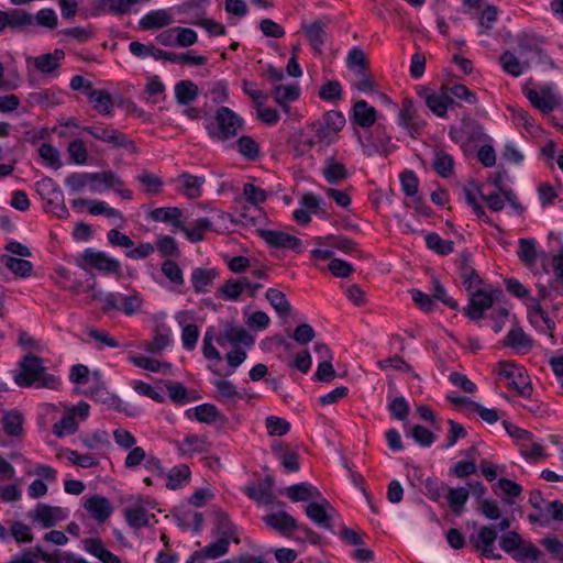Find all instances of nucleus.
<instances>
[{
	"mask_svg": "<svg viewBox=\"0 0 563 563\" xmlns=\"http://www.w3.org/2000/svg\"><path fill=\"white\" fill-rule=\"evenodd\" d=\"M14 383L20 387L58 389L60 379L46 373L43 360L36 355L27 354L20 362V371L13 376Z\"/></svg>",
	"mask_w": 563,
	"mask_h": 563,
	"instance_id": "nucleus-1",
	"label": "nucleus"
},
{
	"mask_svg": "<svg viewBox=\"0 0 563 563\" xmlns=\"http://www.w3.org/2000/svg\"><path fill=\"white\" fill-rule=\"evenodd\" d=\"M244 120L228 107H220L212 121L206 123L208 135L216 142H224L238 135Z\"/></svg>",
	"mask_w": 563,
	"mask_h": 563,
	"instance_id": "nucleus-2",
	"label": "nucleus"
},
{
	"mask_svg": "<svg viewBox=\"0 0 563 563\" xmlns=\"http://www.w3.org/2000/svg\"><path fill=\"white\" fill-rule=\"evenodd\" d=\"M523 93L530 103L544 114L552 112L560 106L561 97L554 84L525 88Z\"/></svg>",
	"mask_w": 563,
	"mask_h": 563,
	"instance_id": "nucleus-3",
	"label": "nucleus"
},
{
	"mask_svg": "<svg viewBox=\"0 0 563 563\" xmlns=\"http://www.w3.org/2000/svg\"><path fill=\"white\" fill-rule=\"evenodd\" d=\"M345 122V118L341 112L331 110L320 120L312 123L310 130L311 132H318V139L322 140V144L329 145L336 139Z\"/></svg>",
	"mask_w": 563,
	"mask_h": 563,
	"instance_id": "nucleus-4",
	"label": "nucleus"
},
{
	"mask_svg": "<svg viewBox=\"0 0 563 563\" xmlns=\"http://www.w3.org/2000/svg\"><path fill=\"white\" fill-rule=\"evenodd\" d=\"M82 131L89 133L96 140L110 144L115 148H128L131 153H136V146L133 141H131L124 133L121 131L109 126V125H91V126H82Z\"/></svg>",
	"mask_w": 563,
	"mask_h": 563,
	"instance_id": "nucleus-5",
	"label": "nucleus"
},
{
	"mask_svg": "<svg viewBox=\"0 0 563 563\" xmlns=\"http://www.w3.org/2000/svg\"><path fill=\"white\" fill-rule=\"evenodd\" d=\"M68 515L69 511L65 508L37 504L35 508L29 512V518L34 526L41 529H49L65 520Z\"/></svg>",
	"mask_w": 563,
	"mask_h": 563,
	"instance_id": "nucleus-6",
	"label": "nucleus"
},
{
	"mask_svg": "<svg viewBox=\"0 0 563 563\" xmlns=\"http://www.w3.org/2000/svg\"><path fill=\"white\" fill-rule=\"evenodd\" d=\"M103 301L106 309H114L126 316H132L140 311L143 299L136 290H130L126 294L109 292L104 296Z\"/></svg>",
	"mask_w": 563,
	"mask_h": 563,
	"instance_id": "nucleus-7",
	"label": "nucleus"
},
{
	"mask_svg": "<svg viewBox=\"0 0 563 563\" xmlns=\"http://www.w3.org/2000/svg\"><path fill=\"white\" fill-rule=\"evenodd\" d=\"M79 260L106 275L119 274L121 271L120 261L91 247L86 249L80 254Z\"/></svg>",
	"mask_w": 563,
	"mask_h": 563,
	"instance_id": "nucleus-8",
	"label": "nucleus"
},
{
	"mask_svg": "<svg viewBox=\"0 0 563 563\" xmlns=\"http://www.w3.org/2000/svg\"><path fill=\"white\" fill-rule=\"evenodd\" d=\"M397 123L408 135L416 137L424 128V122L418 114V110L410 98H405L401 103Z\"/></svg>",
	"mask_w": 563,
	"mask_h": 563,
	"instance_id": "nucleus-9",
	"label": "nucleus"
},
{
	"mask_svg": "<svg viewBox=\"0 0 563 563\" xmlns=\"http://www.w3.org/2000/svg\"><path fill=\"white\" fill-rule=\"evenodd\" d=\"M449 135L455 143H468L481 141L484 136L483 126L470 117H465L461 121L460 126H451Z\"/></svg>",
	"mask_w": 563,
	"mask_h": 563,
	"instance_id": "nucleus-10",
	"label": "nucleus"
},
{
	"mask_svg": "<svg viewBox=\"0 0 563 563\" xmlns=\"http://www.w3.org/2000/svg\"><path fill=\"white\" fill-rule=\"evenodd\" d=\"M497 537V527L489 525L481 527L477 536H472L470 540L474 543L475 548L481 551L483 556L492 560H500L501 554L495 551Z\"/></svg>",
	"mask_w": 563,
	"mask_h": 563,
	"instance_id": "nucleus-11",
	"label": "nucleus"
},
{
	"mask_svg": "<svg viewBox=\"0 0 563 563\" xmlns=\"http://www.w3.org/2000/svg\"><path fill=\"white\" fill-rule=\"evenodd\" d=\"M499 367V374L507 379L509 386L514 387L523 397L531 395L530 382L523 375L521 367L510 362H500Z\"/></svg>",
	"mask_w": 563,
	"mask_h": 563,
	"instance_id": "nucleus-12",
	"label": "nucleus"
},
{
	"mask_svg": "<svg viewBox=\"0 0 563 563\" xmlns=\"http://www.w3.org/2000/svg\"><path fill=\"white\" fill-rule=\"evenodd\" d=\"M331 512H334V508L322 496L321 499H316L306 507L307 517L324 529L332 528Z\"/></svg>",
	"mask_w": 563,
	"mask_h": 563,
	"instance_id": "nucleus-13",
	"label": "nucleus"
},
{
	"mask_svg": "<svg viewBox=\"0 0 563 563\" xmlns=\"http://www.w3.org/2000/svg\"><path fill=\"white\" fill-rule=\"evenodd\" d=\"M175 22L173 9H156L144 14L139 21V27L144 31L162 29Z\"/></svg>",
	"mask_w": 563,
	"mask_h": 563,
	"instance_id": "nucleus-14",
	"label": "nucleus"
},
{
	"mask_svg": "<svg viewBox=\"0 0 563 563\" xmlns=\"http://www.w3.org/2000/svg\"><path fill=\"white\" fill-rule=\"evenodd\" d=\"M261 236L269 246L289 249L298 253L301 251V241L289 233L277 230H262Z\"/></svg>",
	"mask_w": 563,
	"mask_h": 563,
	"instance_id": "nucleus-15",
	"label": "nucleus"
},
{
	"mask_svg": "<svg viewBox=\"0 0 563 563\" xmlns=\"http://www.w3.org/2000/svg\"><path fill=\"white\" fill-rule=\"evenodd\" d=\"M124 186L123 180L113 170L91 173L90 191L100 194L109 189H118Z\"/></svg>",
	"mask_w": 563,
	"mask_h": 563,
	"instance_id": "nucleus-16",
	"label": "nucleus"
},
{
	"mask_svg": "<svg viewBox=\"0 0 563 563\" xmlns=\"http://www.w3.org/2000/svg\"><path fill=\"white\" fill-rule=\"evenodd\" d=\"M493 296L486 290L482 288L473 290L471 291L470 303L466 308V316L473 320H478L493 306Z\"/></svg>",
	"mask_w": 563,
	"mask_h": 563,
	"instance_id": "nucleus-17",
	"label": "nucleus"
},
{
	"mask_svg": "<svg viewBox=\"0 0 563 563\" xmlns=\"http://www.w3.org/2000/svg\"><path fill=\"white\" fill-rule=\"evenodd\" d=\"M528 308V317L530 323L539 331H548L549 334L552 336L555 323L553 320L549 318L548 313L543 310V308L540 305V300L537 298H529Z\"/></svg>",
	"mask_w": 563,
	"mask_h": 563,
	"instance_id": "nucleus-18",
	"label": "nucleus"
},
{
	"mask_svg": "<svg viewBox=\"0 0 563 563\" xmlns=\"http://www.w3.org/2000/svg\"><path fill=\"white\" fill-rule=\"evenodd\" d=\"M263 521L282 536H290L297 528L296 519L286 511L272 512L263 518Z\"/></svg>",
	"mask_w": 563,
	"mask_h": 563,
	"instance_id": "nucleus-19",
	"label": "nucleus"
},
{
	"mask_svg": "<svg viewBox=\"0 0 563 563\" xmlns=\"http://www.w3.org/2000/svg\"><path fill=\"white\" fill-rule=\"evenodd\" d=\"M329 19H318L311 23L303 24L302 29L305 34L316 52H321V48L328 37L327 26Z\"/></svg>",
	"mask_w": 563,
	"mask_h": 563,
	"instance_id": "nucleus-20",
	"label": "nucleus"
},
{
	"mask_svg": "<svg viewBox=\"0 0 563 563\" xmlns=\"http://www.w3.org/2000/svg\"><path fill=\"white\" fill-rule=\"evenodd\" d=\"M85 509L98 522H104L112 514L110 500L101 495H93L85 501Z\"/></svg>",
	"mask_w": 563,
	"mask_h": 563,
	"instance_id": "nucleus-21",
	"label": "nucleus"
},
{
	"mask_svg": "<svg viewBox=\"0 0 563 563\" xmlns=\"http://www.w3.org/2000/svg\"><path fill=\"white\" fill-rule=\"evenodd\" d=\"M148 216L153 221L170 223L174 232L185 230V223L181 221L183 210L177 207L156 208Z\"/></svg>",
	"mask_w": 563,
	"mask_h": 563,
	"instance_id": "nucleus-22",
	"label": "nucleus"
},
{
	"mask_svg": "<svg viewBox=\"0 0 563 563\" xmlns=\"http://www.w3.org/2000/svg\"><path fill=\"white\" fill-rule=\"evenodd\" d=\"M424 99L427 107L440 118H444L449 107L454 103L445 87H442L438 92L427 93Z\"/></svg>",
	"mask_w": 563,
	"mask_h": 563,
	"instance_id": "nucleus-23",
	"label": "nucleus"
},
{
	"mask_svg": "<svg viewBox=\"0 0 563 563\" xmlns=\"http://www.w3.org/2000/svg\"><path fill=\"white\" fill-rule=\"evenodd\" d=\"M274 479L272 476L267 475L258 483L257 486L249 485L244 488V492L251 499L261 504L268 505L274 501V496L272 493Z\"/></svg>",
	"mask_w": 563,
	"mask_h": 563,
	"instance_id": "nucleus-24",
	"label": "nucleus"
},
{
	"mask_svg": "<svg viewBox=\"0 0 563 563\" xmlns=\"http://www.w3.org/2000/svg\"><path fill=\"white\" fill-rule=\"evenodd\" d=\"M286 495L292 503L321 499L320 490L308 482L289 486L286 489Z\"/></svg>",
	"mask_w": 563,
	"mask_h": 563,
	"instance_id": "nucleus-25",
	"label": "nucleus"
},
{
	"mask_svg": "<svg viewBox=\"0 0 563 563\" xmlns=\"http://www.w3.org/2000/svg\"><path fill=\"white\" fill-rule=\"evenodd\" d=\"M352 120L362 128H371L377 120V111L365 100H358L354 103Z\"/></svg>",
	"mask_w": 563,
	"mask_h": 563,
	"instance_id": "nucleus-26",
	"label": "nucleus"
},
{
	"mask_svg": "<svg viewBox=\"0 0 563 563\" xmlns=\"http://www.w3.org/2000/svg\"><path fill=\"white\" fill-rule=\"evenodd\" d=\"M504 345L511 347L517 354H526L532 347V340L521 328H514L507 333Z\"/></svg>",
	"mask_w": 563,
	"mask_h": 563,
	"instance_id": "nucleus-27",
	"label": "nucleus"
},
{
	"mask_svg": "<svg viewBox=\"0 0 563 563\" xmlns=\"http://www.w3.org/2000/svg\"><path fill=\"white\" fill-rule=\"evenodd\" d=\"M84 549L89 554L99 559L102 563H120V558L104 548L99 538H87L82 541Z\"/></svg>",
	"mask_w": 563,
	"mask_h": 563,
	"instance_id": "nucleus-28",
	"label": "nucleus"
},
{
	"mask_svg": "<svg viewBox=\"0 0 563 563\" xmlns=\"http://www.w3.org/2000/svg\"><path fill=\"white\" fill-rule=\"evenodd\" d=\"M84 549L89 554L99 559L102 563H120V558L104 548L99 538H87L82 541Z\"/></svg>",
	"mask_w": 563,
	"mask_h": 563,
	"instance_id": "nucleus-29",
	"label": "nucleus"
},
{
	"mask_svg": "<svg viewBox=\"0 0 563 563\" xmlns=\"http://www.w3.org/2000/svg\"><path fill=\"white\" fill-rule=\"evenodd\" d=\"M166 487L172 490L180 489L190 482L191 472L187 464L172 467L166 474Z\"/></svg>",
	"mask_w": 563,
	"mask_h": 563,
	"instance_id": "nucleus-30",
	"label": "nucleus"
},
{
	"mask_svg": "<svg viewBox=\"0 0 563 563\" xmlns=\"http://www.w3.org/2000/svg\"><path fill=\"white\" fill-rule=\"evenodd\" d=\"M499 64L503 70L512 77H520L529 68L527 60H520L518 56L509 51L499 56Z\"/></svg>",
	"mask_w": 563,
	"mask_h": 563,
	"instance_id": "nucleus-31",
	"label": "nucleus"
},
{
	"mask_svg": "<svg viewBox=\"0 0 563 563\" xmlns=\"http://www.w3.org/2000/svg\"><path fill=\"white\" fill-rule=\"evenodd\" d=\"M322 175L329 184L338 185L347 178V170L344 164L328 157L322 167Z\"/></svg>",
	"mask_w": 563,
	"mask_h": 563,
	"instance_id": "nucleus-32",
	"label": "nucleus"
},
{
	"mask_svg": "<svg viewBox=\"0 0 563 563\" xmlns=\"http://www.w3.org/2000/svg\"><path fill=\"white\" fill-rule=\"evenodd\" d=\"M175 99L178 104L187 106L194 102L198 95V86L191 80L184 79L174 87Z\"/></svg>",
	"mask_w": 563,
	"mask_h": 563,
	"instance_id": "nucleus-33",
	"label": "nucleus"
},
{
	"mask_svg": "<svg viewBox=\"0 0 563 563\" xmlns=\"http://www.w3.org/2000/svg\"><path fill=\"white\" fill-rule=\"evenodd\" d=\"M231 541H228L227 538L218 537L214 542L203 547L199 551L192 553V559H218L229 551V545Z\"/></svg>",
	"mask_w": 563,
	"mask_h": 563,
	"instance_id": "nucleus-34",
	"label": "nucleus"
},
{
	"mask_svg": "<svg viewBox=\"0 0 563 563\" xmlns=\"http://www.w3.org/2000/svg\"><path fill=\"white\" fill-rule=\"evenodd\" d=\"M172 331L168 328H157L153 340L143 344V347L152 354H161L166 347L172 345Z\"/></svg>",
	"mask_w": 563,
	"mask_h": 563,
	"instance_id": "nucleus-35",
	"label": "nucleus"
},
{
	"mask_svg": "<svg viewBox=\"0 0 563 563\" xmlns=\"http://www.w3.org/2000/svg\"><path fill=\"white\" fill-rule=\"evenodd\" d=\"M400 183L402 187V191L406 196L412 197V202L416 205V208L420 210L423 214H428L426 209H423L420 205V198L417 196L419 180L416 174L411 170H406L400 175Z\"/></svg>",
	"mask_w": 563,
	"mask_h": 563,
	"instance_id": "nucleus-36",
	"label": "nucleus"
},
{
	"mask_svg": "<svg viewBox=\"0 0 563 563\" xmlns=\"http://www.w3.org/2000/svg\"><path fill=\"white\" fill-rule=\"evenodd\" d=\"M178 451L184 455L202 453L208 451V442L205 438L197 434H189L183 440L176 442Z\"/></svg>",
	"mask_w": 563,
	"mask_h": 563,
	"instance_id": "nucleus-37",
	"label": "nucleus"
},
{
	"mask_svg": "<svg viewBox=\"0 0 563 563\" xmlns=\"http://www.w3.org/2000/svg\"><path fill=\"white\" fill-rule=\"evenodd\" d=\"M224 341H228L234 345L242 343L246 346H251L254 343V338L243 328L229 325L225 328L223 335L217 338V342L220 345H223Z\"/></svg>",
	"mask_w": 563,
	"mask_h": 563,
	"instance_id": "nucleus-38",
	"label": "nucleus"
},
{
	"mask_svg": "<svg viewBox=\"0 0 563 563\" xmlns=\"http://www.w3.org/2000/svg\"><path fill=\"white\" fill-rule=\"evenodd\" d=\"M178 181L181 184V190L188 198H198L202 194V185L206 179L203 176H194L188 173H183Z\"/></svg>",
	"mask_w": 563,
	"mask_h": 563,
	"instance_id": "nucleus-39",
	"label": "nucleus"
},
{
	"mask_svg": "<svg viewBox=\"0 0 563 563\" xmlns=\"http://www.w3.org/2000/svg\"><path fill=\"white\" fill-rule=\"evenodd\" d=\"M442 487L448 490L446 498L451 510L456 516H460L464 511V506L470 498L468 489L465 487H446L445 485H442Z\"/></svg>",
	"mask_w": 563,
	"mask_h": 563,
	"instance_id": "nucleus-40",
	"label": "nucleus"
},
{
	"mask_svg": "<svg viewBox=\"0 0 563 563\" xmlns=\"http://www.w3.org/2000/svg\"><path fill=\"white\" fill-rule=\"evenodd\" d=\"M0 262L12 272L15 276L26 278L31 276L33 272V264L24 258H16L9 255H2Z\"/></svg>",
	"mask_w": 563,
	"mask_h": 563,
	"instance_id": "nucleus-41",
	"label": "nucleus"
},
{
	"mask_svg": "<svg viewBox=\"0 0 563 563\" xmlns=\"http://www.w3.org/2000/svg\"><path fill=\"white\" fill-rule=\"evenodd\" d=\"M89 101L93 108L103 115H111L113 112V101L110 93L101 89H91Z\"/></svg>",
	"mask_w": 563,
	"mask_h": 563,
	"instance_id": "nucleus-42",
	"label": "nucleus"
},
{
	"mask_svg": "<svg viewBox=\"0 0 563 563\" xmlns=\"http://www.w3.org/2000/svg\"><path fill=\"white\" fill-rule=\"evenodd\" d=\"M218 276L214 269H206V268H196L191 274V284L196 292L205 294L208 291V286L212 284V282Z\"/></svg>",
	"mask_w": 563,
	"mask_h": 563,
	"instance_id": "nucleus-43",
	"label": "nucleus"
},
{
	"mask_svg": "<svg viewBox=\"0 0 563 563\" xmlns=\"http://www.w3.org/2000/svg\"><path fill=\"white\" fill-rule=\"evenodd\" d=\"M36 192L48 202L52 200H60L63 191L59 186L51 177H44L35 183Z\"/></svg>",
	"mask_w": 563,
	"mask_h": 563,
	"instance_id": "nucleus-44",
	"label": "nucleus"
},
{
	"mask_svg": "<svg viewBox=\"0 0 563 563\" xmlns=\"http://www.w3.org/2000/svg\"><path fill=\"white\" fill-rule=\"evenodd\" d=\"M266 299L280 317H287L290 314L291 306L284 292L275 288H268L266 290Z\"/></svg>",
	"mask_w": 563,
	"mask_h": 563,
	"instance_id": "nucleus-45",
	"label": "nucleus"
},
{
	"mask_svg": "<svg viewBox=\"0 0 563 563\" xmlns=\"http://www.w3.org/2000/svg\"><path fill=\"white\" fill-rule=\"evenodd\" d=\"M96 14L111 13L121 16L130 13L125 0H99L95 9Z\"/></svg>",
	"mask_w": 563,
	"mask_h": 563,
	"instance_id": "nucleus-46",
	"label": "nucleus"
},
{
	"mask_svg": "<svg viewBox=\"0 0 563 563\" xmlns=\"http://www.w3.org/2000/svg\"><path fill=\"white\" fill-rule=\"evenodd\" d=\"M235 146L238 152L247 161L254 162L260 156V145L252 136H241Z\"/></svg>",
	"mask_w": 563,
	"mask_h": 563,
	"instance_id": "nucleus-47",
	"label": "nucleus"
},
{
	"mask_svg": "<svg viewBox=\"0 0 563 563\" xmlns=\"http://www.w3.org/2000/svg\"><path fill=\"white\" fill-rule=\"evenodd\" d=\"M424 240L427 247L439 255H448L454 250V243L442 239L438 233H428Z\"/></svg>",
	"mask_w": 563,
	"mask_h": 563,
	"instance_id": "nucleus-48",
	"label": "nucleus"
},
{
	"mask_svg": "<svg viewBox=\"0 0 563 563\" xmlns=\"http://www.w3.org/2000/svg\"><path fill=\"white\" fill-rule=\"evenodd\" d=\"M299 96V88L297 85H278L273 90L275 101L284 109L288 108V102L294 101Z\"/></svg>",
	"mask_w": 563,
	"mask_h": 563,
	"instance_id": "nucleus-49",
	"label": "nucleus"
},
{
	"mask_svg": "<svg viewBox=\"0 0 563 563\" xmlns=\"http://www.w3.org/2000/svg\"><path fill=\"white\" fill-rule=\"evenodd\" d=\"M35 549L41 553L42 561L46 563H88L84 558L74 553H60L58 551H55L54 553H47L44 552L41 547H35Z\"/></svg>",
	"mask_w": 563,
	"mask_h": 563,
	"instance_id": "nucleus-50",
	"label": "nucleus"
},
{
	"mask_svg": "<svg viewBox=\"0 0 563 563\" xmlns=\"http://www.w3.org/2000/svg\"><path fill=\"white\" fill-rule=\"evenodd\" d=\"M518 251L517 255L521 260V262L531 267L537 262V246L536 242L532 239H520L518 242Z\"/></svg>",
	"mask_w": 563,
	"mask_h": 563,
	"instance_id": "nucleus-51",
	"label": "nucleus"
},
{
	"mask_svg": "<svg viewBox=\"0 0 563 563\" xmlns=\"http://www.w3.org/2000/svg\"><path fill=\"white\" fill-rule=\"evenodd\" d=\"M27 101L31 106H40L43 109L53 108L60 102L59 96L49 90L31 92Z\"/></svg>",
	"mask_w": 563,
	"mask_h": 563,
	"instance_id": "nucleus-52",
	"label": "nucleus"
},
{
	"mask_svg": "<svg viewBox=\"0 0 563 563\" xmlns=\"http://www.w3.org/2000/svg\"><path fill=\"white\" fill-rule=\"evenodd\" d=\"M214 531L216 534L220 538H227L228 541L234 540L238 542L235 537V527L224 512H217Z\"/></svg>",
	"mask_w": 563,
	"mask_h": 563,
	"instance_id": "nucleus-53",
	"label": "nucleus"
},
{
	"mask_svg": "<svg viewBox=\"0 0 563 563\" xmlns=\"http://www.w3.org/2000/svg\"><path fill=\"white\" fill-rule=\"evenodd\" d=\"M454 161L453 157L444 151H437L434 153L432 167L435 173L441 177H449L453 172Z\"/></svg>",
	"mask_w": 563,
	"mask_h": 563,
	"instance_id": "nucleus-54",
	"label": "nucleus"
},
{
	"mask_svg": "<svg viewBox=\"0 0 563 563\" xmlns=\"http://www.w3.org/2000/svg\"><path fill=\"white\" fill-rule=\"evenodd\" d=\"M129 526L140 529L148 525V515L142 505L129 507L124 511Z\"/></svg>",
	"mask_w": 563,
	"mask_h": 563,
	"instance_id": "nucleus-55",
	"label": "nucleus"
},
{
	"mask_svg": "<svg viewBox=\"0 0 563 563\" xmlns=\"http://www.w3.org/2000/svg\"><path fill=\"white\" fill-rule=\"evenodd\" d=\"M191 411L195 412V417L198 421L209 424L216 422L221 418V412L219 411V409L211 404H202L195 407L194 409H189L187 411V415Z\"/></svg>",
	"mask_w": 563,
	"mask_h": 563,
	"instance_id": "nucleus-56",
	"label": "nucleus"
},
{
	"mask_svg": "<svg viewBox=\"0 0 563 563\" xmlns=\"http://www.w3.org/2000/svg\"><path fill=\"white\" fill-rule=\"evenodd\" d=\"M2 423L3 430L8 435L19 437L22 433L23 418L22 415L16 410L7 412L3 416Z\"/></svg>",
	"mask_w": 563,
	"mask_h": 563,
	"instance_id": "nucleus-57",
	"label": "nucleus"
},
{
	"mask_svg": "<svg viewBox=\"0 0 563 563\" xmlns=\"http://www.w3.org/2000/svg\"><path fill=\"white\" fill-rule=\"evenodd\" d=\"M212 222L208 218H198L195 221L192 229L179 230L183 232L190 242H200L203 239L205 232L211 230Z\"/></svg>",
	"mask_w": 563,
	"mask_h": 563,
	"instance_id": "nucleus-58",
	"label": "nucleus"
},
{
	"mask_svg": "<svg viewBox=\"0 0 563 563\" xmlns=\"http://www.w3.org/2000/svg\"><path fill=\"white\" fill-rule=\"evenodd\" d=\"M90 181H91V173H70L65 178V186L71 191V192H80L86 187L90 189Z\"/></svg>",
	"mask_w": 563,
	"mask_h": 563,
	"instance_id": "nucleus-59",
	"label": "nucleus"
},
{
	"mask_svg": "<svg viewBox=\"0 0 563 563\" xmlns=\"http://www.w3.org/2000/svg\"><path fill=\"white\" fill-rule=\"evenodd\" d=\"M63 55V51H55L54 54L37 56L34 58V65L41 73H52L58 67V60Z\"/></svg>",
	"mask_w": 563,
	"mask_h": 563,
	"instance_id": "nucleus-60",
	"label": "nucleus"
},
{
	"mask_svg": "<svg viewBox=\"0 0 563 563\" xmlns=\"http://www.w3.org/2000/svg\"><path fill=\"white\" fill-rule=\"evenodd\" d=\"M77 429H78V423H77L74 415H71L68 411L62 417V419L59 421H57L53 426V433L58 438H63L65 435L75 433L77 431Z\"/></svg>",
	"mask_w": 563,
	"mask_h": 563,
	"instance_id": "nucleus-61",
	"label": "nucleus"
},
{
	"mask_svg": "<svg viewBox=\"0 0 563 563\" xmlns=\"http://www.w3.org/2000/svg\"><path fill=\"white\" fill-rule=\"evenodd\" d=\"M67 153L76 165H85L88 161V150L80 139H75L68 144Z\"/></svg>",
	"mask_w": 563,
	"mask_h": 563,
	"instance_id": "nucleus-62",
	"label": "nucleus"
},
{
	"mask_svg": "<svg viewBox=\"0 0 563 563\" xmlns=\"http://www.w3.org/2000/svg\"><path fill=\"white\" fill-rule=\"evenodd\" d=\"M10 536L18 543H31L33 541L31 527L19 520L10 521Z\"/></svg>",
	"mask_w": 563,
	"mask_h": 563,
	"instance_id": "nucleus-63",
	"label": "nucleus"
},
{
	"mask_svg": "<svg viewBox=\"0 0 563 563\" xmlns=\"http://www.w3.org/2000/svg\"><path fill=\"white\" fill-rule=\"evenodd\" d=\"M267 433L272 437H283L290 431V423L280 417L268 416L265 419Z\"/></svg>",
	"mask_w": 563,
	"mask_h": 563,
	"instance_id": "nucleus-64",
	"label": "nucleus"
}]
</instances>
